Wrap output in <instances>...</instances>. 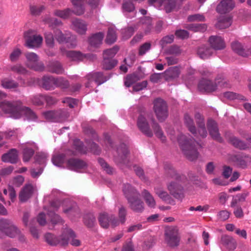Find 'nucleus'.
I'll return each mask as SVG.
<instances>
[{"label":"nucleus","instance_id":"obj_1","mask_svg":"<svg viewBox=\"0 0 251 251\" xmlns=\"http://www.w3.org/2000/svg\"><path fill=\"white\" fill-rule=\"evenodd\" d=\"M177 141L184 155L189 160L193 161L198 158L199 153L196 148L198 142L183 134L178 136Z\"/></svg>","mask_w":251,"mask_h":251},{"label":"nucleus","instance_id":"obj_2","mask_svg":"<svg viewBox=\"0 0 251 251\" xmlns=\"http://www.w3.org/2000/svg\"><path fill=\"white\" fill-rule=\"evenodd\" d=\"M69 234L71 237L75 235V232L71 228H65L61 236L57 237L51 233H47L45 235L46 241L50 246H55L60 245L61 246H66L68 244V238L66 236Z\"/></svg>","mask_w":251,"mask_h":251},{"label":"nucleus","instance_id":"obj_3","mask_svg":"<svg viewBox=\"0 0 251 251\" xmlns=\"http://www.w3.org/2000/svg\"><path fill=\"white\" fill-rule=\"evenodd\" d=\"M215 80L216 82H213L209 79L202 78L199 83V90L201 92L209 93L215 91L217 85L223 87L228 86L226 81L223 78H217Z\"/></svg>","mask_w":251,"mask_h":251},{"label":"nucleus","instance_id":"obj_4","mask_svg":"<svg viewBox=\"0 0 251 251\" xmlns=\"http://www.w3.org/2000/svg\"><path fill=\"white\" fill-rule=\"evenodd\" d=\"M0 108L5 113L15 118L20 117L22 108V102L20 100L3 101L0 102Z\"/></svg>","mask_w":251,"mask_h":251},{"label":"nucleus","instance_id":"obj_5","mask_svg":"<svg viewBox=\"0 0 251 251\" xmlns=\"http://www.w3.org/2000/svg\"><path fill=\"white\" fill-rule=\"evenodd\" d=\"M165 241L170 247L174 248L179 245L180 237L178 229L176 226H166L164 232Z\"/></svg>","mask_w":251,"mask_h":251},{"label":"nucleus","instance_id":"obj_6","mask_svg":"<svg viewBox=\"0 0 251 251\" xmlns=\"http://www.w3.org/2000/svg\"><path fill=\"white\" fill-rule=\"evenodd\" d=\"M153 110L157 119L162 122L165 120L168 116L167 104L163 99L158 98L153 102Z\"/></svg>","mask_w":251,"mask_h":251},{"label":"nucleus","instance_id":"obj_7","mask_svg":"<svg viewBox=\"0 0 251 251\" xmlns=\"http://www.w3.org/2000/svg\"><path fill=\"white\" fill-rule=\"evenodd\" d=\"M0 231L6 236L14 238L16 234L19 233V229L8 219H0Z\"/></svg>","mask_w":251,"mask_h":251},{"label":"nucleus","instance_id":"obj_8","mask_svg":"<svg viewBox=\"0 0 251 251\" xmlns=\"http://www.w3.org/2000/svg\"><path fill=\"white\" fill-rule=\"evenodd\" d=\"M25 41V45L28 48L39 47L42 44L43 38L40 35H36L35 31L28 30L24 33Z\"/></svg>","mask_w":251,"mask_h":251},{"label":"nucleus","instance_id":"obj_9","mask_svg":"<svg viewBox=\"0 0 251 251\" xmlns=\"http://www.w3.org/2000/svg\"><path fill=\"white\" fill-rule=\"evenodd\" d=\"M117 154L114 155V160L117 165H127L129 160L127 155L129 153L126 144L122 143L117 148Z\"/></svg>","mask_w":251,"mask_h":251},{"label":"nucleus","instance_id":"obj_10","mask_svg":"<svg viewBox=\"0 0 251 251\" xmlns=\"http://www.w3.org/2000/svg\"><path fill=\"white\" fill-rule=\"evenodd\" d=\"M27 59L26 65L29 69L35 71L42 72L45 70V66L43 63L38 62V57L34 52H28L25 54Z\"/></svg>","mask_w":251,"mask_h":251},{"label":"nucleus","instance_id":"obj_11","mask_svg":"<svg viewBox=\"0 0 251 251\" xmlns=\"http://www.w3.org/2000/svg\"><path fill=\"white\" fill-rule=\"evenodd\" d=\"M111 76V75H104L102 73L100 72L91 73L86 76L88 82L85 86L86 87H92L91 83L93 81L95 82L98 85H100L109 79Z\"/></svg>","mask_w":251,"mask_h":251},{"label":"nucleus","instance_id":"obj_12","mask_svg":"<svg viewBox=\"0 0 251 251\" xmlns=\"http://www.w3.org/2000/svg\"><path fill=\"white\" fill-rule=\"evenodd\" d=\"M207 127L209 135L213 139L219 142H223V138L221 136L217 123L212 119H208L207 122Z\"/></svg>","mask_w":251,"mask_h":251},{"label":"nucleus","instance_id":"obj_13","mask_svg":"<svg viewBox=\"0 0 251 251\" xmlns=\"http://www.w3.org/2000/svg\"><path fill=\"white\" fill-rule=\"evenodd\" d=\"M137 125L140 130L148 137L153 136V132L145 117L140 114L138 118Z\"/></svg>","mask_w":251,"mask_h":251},{"label":"nucleus","instance_id":"obj_14","mask_svg":"<svg viewBox=\"0 0 251 251\" xmlns=\"http://www.w3.org/2000/svg\"><path fill=\"white\" fill-rule=\"evenodd\" d=\"M36 188L30 184H25L21 189L19 195V199L20 201L24 202L26 201L33 195Z\"/></svg>","mask_w":251,"mask_h":251},{"label":"nucleus","instance_id":"obj_15","mask_svg":"<svg viewBox=\"0 0 251 251\" xmlns=\"http://www.w3.org/2000/svg\"><path fill=\"white\" fill-rule=\"evenodd\" d=\"M170 193L175 198L182 199L184 197L183 187L175 182H171L168 185Z\"/></svg>","mask_w":251,"mask_h":251},{"label":"nucleus","instance_id":"obj_16","mask_svg":"<svg viewBox=\"0 0 251 251\" xmlns=\"http://www.w3.org/2000/svg\"><path fill=\"white\" fill-rule=\"evenodd\" d=\"M235 7L233 0H221L217 5L216 10L220 14H225L231 11Z\"/></svg>","mask_w":251,"mask_h":251},{"label":"nucleus","instance_id":"obj_17","mask_svg":"<svg viewBox=\"0 0 251 251\" xmlns=\"http://www.w3.org/2000/svg\"><path fill=\"white\" fill-rule=\"evenodd\" d=\"M141 67L138 68L139 71L126 75L125 78V85L129 87L133 83L144 77V74L141 70Z\"/></svg>","mask_w":251,"mask_h":251},{"label":"nucleus","instance_id":"obj_18","mask_svg":"<svg viewBox=\"0 0 251 251\" xmlns=\"http://www.w3.org/2000/svg\"><path fill=\"white\" fill-rule=\"evenodd\" d=\"M87 166V163L84 161L78 158H70L67 162V168L75 171L86 168Z\"/></svg>","mask_w":251,"mask_h":251},{"label":"nucleus","instance_id":"obj_19","mask_svg":"<svg viewBox=\"0 0 251 251\" xmlns=\"http://www.w3.org/2000/svg\"><path fill=\"white\" fill-rule=\"evenodd\" d=\"M123 192L127 201L134 197H140V193L130 184H124L123 187Z\"/></svg>","mask_w":251,"mask_h":251},{"label":"nucleus","instance_id":"obj_20","mask_svg":"<svg viewBox=\"0 0 251 251\" xmlns=\"http://www.w3.org/2000/svg\"><path fill=\"white\" fill-rule=\"evenodd\" d=\"M127 202L129 208L134 212L141 213L143 211L144 209V203L139 197H134Z\"/></svg>","mask_w":251,"mask_h":251},{"label":"nucleus","instance_id":"obj_21","mask_svg":"<svg viewBox=\"0 0 251 251\" xmlns=\"http://www.w3.org/2000/svg\"><path fill=\"white\" fill-rule=\"evenodd\" d=\"M208 41L212 50H221L226 47L225 42L221 37L211 36Z\"/></svg>","mask_w":251,"mask_h":251},{"label":"nucleus","instance_id":"obj_22","mask_svg":"<svg viewBox=\"0 0 251 251\" xmlns=\"http://www.w3.org/2000/svg\"><path fill=\"white\" fill-rule=\"evenodd\" d=\"M46 68L48 72L58 75L63 74L64 71L61 63L55 60L49 62Z\"/></svg>","mask_w":251,"mask_h":251},{"label":"nucleus","instance_id":"obj_23","mask_svg":"<svg viewBox=\"0 0 251 251\" xmlns=\"http://www.w3.org/2000/svg\"><path fill=\"white\" fill-rule=\"evenodd\" d=\"M18 160L17 151L15 149H11L8 152L1 156V160L4 162L16 163Z\"/></svg>","mask_w":251,"mask_h":251},{"label":"nucleus","instance_id":"obj_24","mask_svg":"<svg viewBox=\"0 0 251 251\" xmlns=\"http://www.w3.org/2000/svg\"><path fill=\"white\" fill-rule=\"evenodd\" d=\"M73 28L80 34H85L87 29V25L86 23L78 19L73 20L72 21Z\"/></svg>","mask_w":251,"mask_h":251},{"label":"nucleus","instance_id":"obj_25","mask_svg":"<svg viewBox=\"0 0 251 251\" xmlns=\"http://www.w3.org/2000/svg\"><path fill=\"white\" fill-rule=\"evenodd\" d=\"M55 77L51 75H45L41 79L42 87L46 90H53L55 88Z\"/></svg>","mask_w":251,"mask_h":251},{"label":"nucleus","instance_id":"obj_26","mask_svg":"<svg viewBox=\"0 0 251 251\" xmlns=\"http://www.w3.org/2000/svg\"><path fill=\"white\" fill-rule=\"evenodd\" d=\"M104 34L102 32H99L92 35L88 39L89 45L94 48H97L102 44Z\"/></svg>","mask_w":251,"mask_h":251},{"label":"nucleus","instance_id":"obj_27","mask_svg":"<svg viewBox=\"0 0 251 251\" xmlns=\"http://www.w3.org/2000/svg\"><path fill=\"white\" fill-rule=\"evenodd\" d=\"M184 123L188 130L194 135L197 136V130L193 118L188 113L184 115Z\"/></svg>","mask_w":251,"mask_h":251},{"label":"nucleus","instance_id":"obj_28","mask_svg":"<svg viewBox=\"0 0 251 251\" xmlns=\"http://www.w3.org/2000/svg\"><path fill=\"white\" fill-rule=\"evenodd\" d=\"M164 169L166 174L170 177L174 178L178 180H184L186 179L184 175H180L176 173V171L173 168L172 165L169 164H165L164 165Z\"/></svg>","mask_w":251,"mask_h":251},{"label":"nucleus","instance_id":"obj_29","mask_svg":"<svg viewBox=\"0 0 251 251\" xmlns=\"http://www.w3.org/2000/svg\"><path fill=\"white\" fill-rule=\"evenodd\" d=\"M54 34L57 41L60 44L69 43L74 38L70 33L64 34L59 29H56Z\"/></svg>","mask_w":251,"mask_h":251},{"label":"nucleus","instance_id":"obj_30","mask_svg":"<svg viewBox=\"0 0 251 251\" xmlns=\"http://www.w3.org/2000/svg\"><path fill=\"white\" fill-rule=\"evenodd\" d=\"M213 53L212 49L207 45H201L198 48L197 54L202 59L208 58Z\"/></svg>","mask_w":251,"mask_h":251},{"label":"nucleus","instance_id":"obj_31","mask_svg":"<svg viewBox=\"0 0 251 251\" xmlns=\"http://www.w3.org/2000/svg\"><path fill=\"white\" fill-rule=\"evenodd\" d=\"M232 24V18L228 16H221L217 19V23L215 24L216 28L220 29L228 27Z\"/></svg>","mask_w":251,"mask_h":251},{"label":"nucleus","instance_id":"obj_32","mask_svg":"<svg viewBox=\"0 0 251 251\" xmlns=\"http://www.w3.org/2000/svg\"><path fill=\"white\" fill-rule=\"evenodd\" d=\"M151 126L155 135L163 142H165L166 140V136L164 135L160 126L156 122L153 116L151 118Z\"/></svg>","mask_w":251,"mask_h":251},{"label":"nucleus","instance_id":"obj_33","mask_svg":"<svg viewBox=\"0 0 251 251\" xmlns=\"http://www.w3.org/2000/svg\"><path fill=\"white\" fill-rule=\"evenodd\" d=\"M228 143L235 148L240 150H246L248 148V146L244 141L234 136H231L227 138Z\"/></svg>","mask_w":251,"mask_h":251},{"label":"nucleus","instance_id":"obj_34","mask_svg":"<svg viewBox=\"0 0 251 251\" xmlns=\"http://www.w3.org/2000/svg\"><path fill=\"white\" fill-rule=\"evenodd\" d=\"M222 243L227 247L230 250H234L236 247V243L235 240L231 236L223 235L221 237Z\"/></svg>","mask_w":251,"mask_h":251},{"label":"nucleus","instance_id":"obj_35","mask_svg":"<svg viewBox=\"0 0 251 251\" xmlns=\"http://www.w3.org/2000/svg\"><path fill=\"white\" fill-rule=\"evenodd\" d=\"M72 3L75 6L74 14L76 15H81L84 12L83 4L84 0H71Z\"/></svg>","mask_w":251,"mask_h":251},{"label":"nucleus","instance_id":"obj_36","mask_svg":"<svg viewBox=\"0 0 251 251\" xmlns=\"http://www.w3.org/2000/svg\"><path fill=\"white\" fill-rule=\"evenodd\" d=\"M83 53L80 51L69 50L67 58L73 61L80 62L83 61Z\"/></svg>","mask_w":251,"mask_h":251},{"label":"nucleus","instance_id":"obj_37","mask_svg":"<svg viewBox=\"0 0 251 251\" xmlns=\"http://www.w3.org/2000/svg\"><path fill=\"white\" fill-rule=\"evenodd\" d=\"M70 116L69 112L65 109L56 110V122H63L67 120Z\"/></svg>","mask_w":251,"mask_h":251},{"label":"nucleus","instance_id":"obj_38","mask_svg":"<svg viewBox=\"0 0 251 251\" xmlns=\"http://www.w3.org/2000/svg\"><path fill=\"white\" fill-rule=\"evenodd\" d=\"M23 114L27 119L29 120H35L37 119L36 114L30 108L22 105L21 113Z\"/></svg>","mask_w":251,"mask_h":251},{"label":"nucleus","instance_id":"obj_39","mask_svg":"<svg viewBox=\"0 0 251 251\" xmlns=\"http://www.w3.org/2000/svg\"><path fill=\"white\" fill-rule=\"evenodd\" d=\"M83 222L88 228H92L96 224V219L92 213H88L84 215Z\"/></svg>","mask_w":251,"mask_h":251},{"label":"nucleus","instance_id":"obj_40","mask_svg":"<svg viewBox=\"0 0 251 251\" xmlns=\"http://www.w3.org/2000/svg\"><path fill=\"white\" fill-rule=\"evenodd\" d=\"M73 13H74V10L69 8L63 10H55L54 11L55 16L64 19L68 18Z\"/></svg>","mask_w":251,"mask_h":251},{"label":"nucleus","instance_id":"obj_41","mask_svg":"<svg viewBox=\"0 0 251 251\" xmlns=\"http://www.w3.org/2000/svg\"><path fill=\"white\" fill-rule=\"evenodd\" d=\"M155 193L163 201H166L170 204L172 203L174 201V200L172 199L167 192L164 191L160 188H155Z\"/></svg>","mask_w":251,"mask_h":251},{"label":"nucleus","instance_id":"obj_42","mask_svg":"<svg viewBox=\"0 0 251 251\" xmlns=\"http://www.w3.org/2000/svg\"><path fill=\"white\" fill-rule=\"evenodd\" d=\"M231 47L232 50L240 55L243 57H247L248 56V53L246 52L245 49L243 48L242 44L238 42H234L232 43Z\"/></svg>","mask_w":251,"mask_h":251},{"label":"nucleus","instance_id":"obj_43","mask_svg":"<svg viewBox=\"0 0 251 251\" xmlns=\"http://www.w3.org/2000/svg\"><path fill=\"white\" fill-rule=\"evenodd\" d=\"M118 61L114 59L103 58L102 61V69L105 70H109L117 65Z\"/></svg>","mask_w":251,"mask_h":251},{"label":"nucleus","instance_id":"obj_44","mask_svg":"<svg viewBox=\"0 0 251 251\" xmlns=\"http://www.w3.org/2000/svg\"><path fill=\"white\" fill-rule=\"evenodd\" d=\"M70 86L69 81L63 77H55V88L58 87L61 89H66Z\"/></svg>","mask_w":251,"mask_h":251},{"label":"nucleus","instance_id":"obj_45","mask_svg":"<svg viewBox=\"0 0 251 251\" xmlns=\"http://www.w3.org/2000/svg\"><path fill=\"white\" fill-rule=\"evenodd\" d=\"M142 194L148 205L151 207H154L155 201L151 194L146 190H144Z\"/></svg>","mask_w":251,"mask_h":251},{"label":"nucleus","instance_id":"obj_46","mask_svg":"<svg viewBox=\"0 0 251 251\" xmlns=\"http://www.w3.org/2000/svg\"><path fill=\"white\" fill-rule=\"evenodd\" d=\"M99 222L102 227L108 228L110 223V215L107 213L100 214L99 217Z\"/></svg>","mask_w":251,"mask_h":251},{"label":"nucleus","instance_id":"obj_47","mask_svg":"<svg viewBox=\"0 0 251 251\" xmlns=\"http://www.w3.org/2000/svg\"><path fill=\"white\" fill-rule=\"evenodd\" d=\"M180 73V69L177 66L170 67L165 71L166 75L168 77L172 78L178 77Z\"/></svg>","mask_w":251,"mask_h":251},{"label":"nucleus","instance_id":"obj_48","mask_svg":"<svg viewBox=\"0 0 251 251\" xmlns=\"http://www.w3.org/2000/svg\"><path fill=\"white\" fill-rule=\"evenodd\" d=\"M117 39V35L115 30L112 28H108L105 42L108 44H111L114 43Z\"/></svg>","mask_w":251,"mask_h":251},{"label":"nucleus","instance_id":"obj_49","mask_svg":"<svg viewBox=\"0 0 251 251\" xmlns=\"http://www.w3.org/2000/svg\"><path fill=\"white\" fill-rule=\"evenodd\" d=\"M119 50V47L117 46H115L112 48L104 50L103 53V58L112 59Z\"/></svg>","mask_w":251,"mask_h":251},{"label":"nucleus","instance_id":"obj_50","mask_svg":"<svg viewBox=\"0 0 251 251\" xmlns=\"http://www.w3.org/2000/svg\"><path fill=\"white\" fill-rule=\"evenodd\" d=\"M206 28L207 25L205 24H192L188 25V29L195 32H204Z\"/></svg>","mask_w":251,"mask_h":251},{"label":"nucleus","instance_id":"obj_51","mask_svg":"<svg viewBox=\"0 0 251 251\" xmlns=\"http://www.w3.org/2000/svg\"><path fill=\"white\" fill-rule=\"evenodd\" d=\"M122 8L123 12H131L135 9V6L130 0H123Z\"/></svg>","mask_w":251,"mask_h":251},{"label":"nucleus","instance_id":"obj_52","mask_svg":"<svg viewBox=\"0 0 251 251\" xmlns=\"http://www.w3.org/2000/svg\"><path fill=\"white\" fill-rule=\"evenodd\" d=\"M31 101L34 105H43L45 101V95L42 94L35 95L31 97Z\"/></svg>","mask_w":251,"mask_h":251},{"label":"nucleus","instance_id":"obj_53","mask_svg":"<svg viewBox=\"0 0 251 251\" xmlns=\"http://www.w3.org/2000/svg\"><path fill=\"white\" fill-rule=\"evenodd\" d=\"M74 148L79 153L85 154L87 152V148L84 147L83 143L79 139L74 141Z\"/></svg>","mask_w":251,"mask_h":251},{"label":"nucleus","instance_id":"obj_54","mask_svg":"<svg viewBox=\"0 0 251 251\" xmlns=\"http://www.w3.org/2000/svg\"><path fill=\"white\" fill-rule=\"evenodd\" d=\"M45 10V7L43 5H30V11L32 15L39 16Z\"/></svg>","mask_w":251,"mask_h":251},{"label":"nucleus","instance_id":"obj_55","mask_svg":"<svg viewBox=\"0 0 251 251\" xmlns=\"http://www.w3.org/2000/svg\"><path fill=\"white\" fill-rule=\"evenodd\" d=\"M63 212L69 216H76L79 214V210L78 207L75 204L70 206L67 208H64Z\"/></svg>","mask_w":251,"mask_h":251},{"label":"nucleus","instance_id":"obj_56","mask_svg":"<svg viewBox=\"0 0 251 251\" xmlns=\"http://www.w3.org/2000/svg\"><path fill=\"white\" fill-rule=\"evenodd\" d=\"M34 151L33 148L25 147L23 150V160L28 162L34 154Z\"/></svg>","mask_w":251,"mask_h":251},{"label":"nucleus","instance_id":"obj_57","mask_svg":"<svg viewBox=\"0 0 251 251\" xmlns=\"http://www.w3.org/2000/svg\"><path fill=\"white\" fill-rule=\"evenodd\" d=\"M98 162L103 170L108 174L112 175L114 172L115 170L110 166L104 159L101 158L98 159Z\"/></svg>","mask_w":251,"mask_h":251},{"label":"nucleus","instance_id":"obj_58","mask_svg":"<svg viewBox=\"0 0 251 251\" xmlns=\"http://www.w3.org/2000/svg\"><path fill=\"white\" fill-rule=\"evenodd\" d=\"M65 155L63 153L55 154L52 156V162L57 166H60L64 162Z\"/></svg>","mask_w":251,"mask_h":251},{"label":"nucleus","instance_id":"obj_59","mask_svg":"<svg viewBox=\"0 0 251 251\" xmlns=\"http://www.w3.org/2000/svg\"><path fill=\"white\" fill-rule=\"evenodd\" d=\"M47 157V154L43 152H37L34 157L35 162L40 165L45 164Z\"/></svg>","mask_w":251,"mask_h":251},{"label":"nucleus","instance_id":"obj_60","mask_svg":"<svg viewBox=\"0 0 251 251\" xmlns=\"http://www.w3.org/2000/svg\"><path fill=\"white\" fill-rule=\"evenodd\" d=\"M11 70L20 75H25L28 74L29 72L20 64H16L11 68Z\"/></svg>","mask_w":251,"mask_h":251},{"label":"nucleus","instance_id":"obj_61","mask_svg":"<svg viewBox=\"0 0 251 251\" xmlns=\"http://www.w3.org/2000/svg\"><path fill=\"white\" fill-rule=\"evenodd\" d=\"M2 86L5 88H16L19 86V84L13 80L4 79L1 81Z\"/></svg>","mask_w":251,"mask_h":251},{"label":"nucleus","instance_id":"obj_62","mask_svg":"<svg viewBox=\"0 0 251 251\" xmlns=\"http://www.w3.org/2000/svg\"><path fill=\"white\" fill-rule=\"evenodd\" d=\"M45 42L47 45L50 48H53L54 45L53 35L50 32H46L44 34Z\"/></svg>","mask_w":251,"mask_h":251},{"label":"nucleus","instance_id":"obj_63","mask_svg":"<svg viewBox=\"0 0 251 251\" xmlns=\"http://www.w3.org/2000/svg\"><path fill=\"white\" fill-rule=\"evenodd\" d=\"M176 0H167L164 8L167 13L171 12L176 6Z\"/></svg>","mask_w":251,"mask_h":251},{"label":"nucleus","instance_id":"obj_64","mask_svg":"<svg viewBox=\"0 0 251 251\" xmlns=\"http://www.w3.org/2000/svg\"><path fill=\"white\" fill-rule=\"evenodd\" d=\"M133 169L136 175L141 179L143 180L144 181L147 180V178L144 174V171L141 167L135 165L133 166Z\"/></svg>","mask_w":251,"mask_h":251}]
</instances>
